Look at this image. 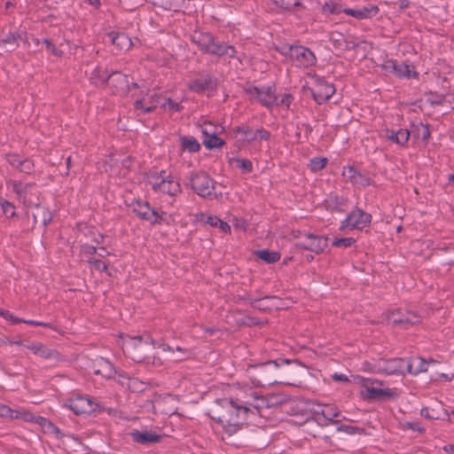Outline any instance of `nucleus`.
<instances>
[{
    "label": "nucleus",
    "instance_id": "obj_1",
    "mask_svg": "<svg viewBox=\"0 0 454 454\" xmlns=\"http://www.w3.org/2000/svg\"><path fill=\"white\" fill-rule=\"evenodd\" d=\"M250 408L239 399H221L212 403L207 414L223 428V440L238 445L248 439L246 419Z\"/></svg>",
    "mask_w": 454,
    "mask_h": 454
},
{
    "label": "nucleus",
    "instance_id": "obj_2",
    "mask_svg": "<svg viewBox=\"0 0 454 454\" xmlns=\"http://www.w3.org/2000/svg\"><path fill=\"white\" fill-rule=\"evenodd\" d=\"M279 364L276 361H268L260 364L250 365L247 372L254 386L277 384Z\"/></svg>",
    "mask_w": 454,
    "mask_h": 454
},
{
    "label": "nucleus",
    "instance_id": "obj_3",
    "mask_svg": "<svg viewBox=\"0 0 454 454\" xmlns=\"http://www.w3.org/2000/svg\"><path fill=\"white\" fill-rule=\"evenodd\" d=\"M153 346L154 341L150 337L144 341L142 336L128 337L122 343L123 351L136 362H141L144 355L150 352Z\"/></svg>",
    "mask_w": 454,
    "mask_h": 454
},
{
    "label": "nucleus",
    "instance_id": "obj_4",
    "mask_svg": "<svg viewBox=\"0 0 454 454\" xmlns=\"http://www.w3.org/2000/svg\"><path fill=\"white\" fill-rule=\"evenodd\" d=\"M188 180L185 185L191 186L199 196L210 200L217 197L214 193L215 182L207 173L192 172Z\"/></svg>",
    "mask_w": 454,
    "mask_h": 454
},
{
    "label": "nucleus",
    "instance_id": "obj_5",
    "mask_svg": "<svg viewBox=\"0 0 454 454\" xmlns=\"http://www.w3.org/2000/svg\"><path fill=\"white\" fill-rule=\"evenodd\" d=\"M12 184L17 199L25 206L30 207L39 203L40 191L36 184L13 181Z\"/></svg>",
    "mask_w": 454,
    "mask_h": 454
},
{
    "label": "nucleus",
    "instance_id": "obj_6",
    "mask_svg": "<svg viewBox=\"0 0 454 454\" xmlns=\"http://www.w3.org/2000/svg\"><path fill=\"white\" fill-rule=\"evenodd\" d=\"M306 371L301 365L297 367H281L279 365L277 384H286L289 386L299 387L305 378Z\"/></svg>",
    "mask_w": 454,
    "mask_h": 454
},
{
    "label": "nucleus",
    "instance_id": "obj_7",
    "mask_svg": "<svg viewBox=\"0 0 454 454\" xmlns=\"http://www.w3.org/2000/svg\"><path fill=\"white\" fill-rule=\"evenodd\" d=\"M372 221V215L362 209L352 211L347 218L341 222L340 230L345 228L363 230Z\"/></svg>",
    "mask_w": 454,
    "mask_h": 454
},
{
    "label": "nucleus",
    "instance_id": "obj_8",
    "mask_svg": "<svg viewBox=\"0 0 454 454\" xmlns=\"http://www.w3.org/2000/svg\"><path fill=\"white\" fill-rule=\"evenodd\" d=\"M70 410H72L76 415L89 414L98 409L100 410V406L95 403L93 400L88 396H77L68 401V404H66Z\"/></svg>",
    "mask_w": 454,
    "mask_h": 454
},
{
    "label": "nucleus",
    "instance_id": "obj_9",
    "mask_svg": "<svg viewBox=\"0 0 454 454\" xmlns=\"http://www.w3.org/2000/svg\"><path fill=\"white\" fill-rule=\"evenodd\" d=\"M107 86L113 94L119 96H125L129 90L128 76L119 71L111 73Z\"/></svg>",
    "mask_w": 454,
    "mask_h": 454
},
{
    "label": "nucleus",
    "instance_id": "obj_10",
    "mask_svg": "<svg viewBox=\"0 0 454 454\" xmlns=\"http://www.w3.org/2000/svg\"><path fill=\"white\" fill-rule=\"evenodd\" d=\"M404 367V360L402 358H394L387 361H379L374 364L372 370L377 371L378 372H385L388 375L400 374L403 375V369Z\"/></svg>",
    "mask_w": 454,
    "mask_h": 454
},
{
    "label": "nucleus",
    "instance_id": "obj_11",
    "mask_svg": "<svg viewBox=\"0 0 454 454\" xmlns=\"http://www.w3.org/2000/svg\"><path fill=\"white\" fill-rule=\"evenodd\" d=\"M306 242L296 243L295 247L305 250L311 251L315 254H321L327 247L328 239L323 236H316L310 233L305 234Z\"/></svg>",
    "mask_w": 454,
    "mask_h": 454
},
{
    "label": "nucleus",
    "instance_id": "obj_12",
    "mask_svg": "<svg viewBox=\"0 0 454 454\" xmlns=\"http://www.w3.org/2000/svg\"><path fill=\"white\" fill-rule=\"evenodd\" d=\"M153 410L162 414L172 415L176 412V398L172 395H160L153 401Z\"/></svg>",
    "mask_w": 454,
    "mask_h": 454
},
{
    "label": "nucleus",
    "instance_id": "obj_13",
    "mask_svg": "<svg viewBox=\"0 0 454 454\" xmlns=\"http://www.w3.org/2000/svg\"><path fill=\"white\" fill-rule=\"evenodd\" d=\"M192 41L197 44L200 49L205 52L214 54L217 49V43H215L213 36L208 33H201L195 31L192 35Z\"/></svg>",
    "mask_w": 454,
    "mask_h": 454
},
{
    "label": "nucleus",
    "instance_id": "obj_14",
    "mask_svg": "<svg viewBox=\"0 0 454 454\" xmlns=\"http://www.w3.org/2000/svg\"><path fill=\"white\" fill-rule=\"evenodd\" d=\"M334 92V86L322 80L317 81L312 89V96L317 104H322L329 99Z\"/></svg>",
    "mask_w": 454,
    "mask_h": 454
},
{
    "label": "nucleus",
    "instance_id": "obj_15",
    "mask_svg": "<svg viewBox=\"0 0 454 454\" xmlns=\"http://www.w3.org/2000/svg\"><path fill=\"white\" fill-rule=\"evenodd\" d=\"M35 206V209L32 211V231L36 227L44 228L52 219V214L46 207H42L39 203Z\"/></svg>",
    "mask_w": 454,
    "mask_h": 454
},
{
    "label": "nucleus",
    "instance_id": "obj_16",
    "mask_svg": "<svg viewBox=\"0 0 454 454\" xmlns=\"http://www.w3.org/2000/svg\"><path fill=\"white\" fill-rule=\"evenodd\" d=\"M150 183L154 191H159L167 193L170 196H175L180 192V185L177 182L171 179L156 177V181L150 180Z\"/></svg>",
    "mask_w": 454,
    "mask_h": 454
},
{
    "label": "nucleus",
    "instance_id": "obj_17",
    "mask_svg": "<svg viewBox=\"0 0 454 454\" xmlns=\"http://www.w3.org/2000/svg\"><path fill=\"white\" fill-rule=\"evenodd\" d=\"M92 368L96 375H100L105 379L113 378L116 372L112 364L103 357L95 359L92 364Z\"/></svg>",
    "mask_w": 454,
    "mask_h": 454
},
{
    "label": "nucleus",
    "instance_id": "obj_18",
    "mask_svg": "<svg viewBox=\"0 0 454 454\" xmlns=\"http://www.w3.org/2000/svg\"><path fill=\"white\" fill-rule=\"evenodd\" d=\"M291 59H295L299 66L309 67L314 64L315 56L307 48L302 46H295L291 55Z\"/></svg>",
    "mask_w": 454,
    "mask_h": 454
},
{
    "label": "nucleus",
    "instance_id": "obj_19",
    "mask_svg": "<svg viewBox=\"0 0 454 454\" xmlns=\"http://www.w3.org/2000/svg\"><path fill=\"white\" fill-rule=\"evenodd\" d=\"M130 436L135 442L142 445L159 442L161 440V435L156 433H152L149 431H139L137 429L130 432Z\"/></svg>",
    "mask_w": 454,
    "mask_h": 454
},
{
    "label": "nucleus",
    "instance_id": "obj_20",
    "mask_svg": "<svg viewBox=\"0 0 454 454\" xmlns=\"http://www.w3.org/2000/svg\"><path fill=\"white\" fill-rule=\"evenodd\" d=\"M250 91L255 93L256 99L265 106L269 107L273 105H278V98L270 88L259 90L258 88L254 87Z\"/></svg>",
    "mask_w": 454,
    "mask_h": 454
},
{
    "label": "nucleus",
    "instance_id": "obj_21",
    "mask_svg": "<svg viewBox=\"0 0 454 454\" xmlns=\"http://www.w3.org/2000/svg\"><path fill=\"white\" fill-rule=\"evenodd\" d=\"M189 88L196 92H202L207 90H212L216 88V80L207 74L191 82Z\"/></svg>",
    "mask_w": 454,
    "mask_h": 454
},
{
    "label": "nucleus",
    "instance_id": "obj_22",
    "mask_svg": "<svg viewBox=\"0 0 454 454\" xmlns=\"http://www.w3.org/2000/svg\"><path fill=\"white\" fill-rule=\"evenodd\" d=\"M110 75L111 74L107 69H103L98 67L92 70L89 79L95 86L105 88L108 85Z\"/></svg>",
    "mask_w": 454,
    "mask_h": 454
},
{
    "label": "nucleus",
    "instance_id": "obj_23",
    "mask_svg": "<svg viewBox=\"0 0 454 454\" xmlns=\"http://www.w3.org/2000/svg\"><path fill=\"white\" fill-rule=\"evenodd\" d=\"M196 221L203 222L204 223L209 224L213 227H218L225 233L231 232L230 225L215 215H206L205 214L200 213L196 215Z\"/></svg>",
    "mask_w": 454,
    "mask_h": 454
},
{
    "label": "nucleus",
    "instance_id": "obj_24",
    "mask_svg": "<svg viewBox=\"0 0 454 454\" xmlns=\"http://www.w3.org/2000/svg\"><path fill=\"white\" fill-rule=\"evenodd\" d=\"M20 35L9 32L0 40V54L2 52L12 51L18 46V41L20 39Z\"/></svg>",
    "mask_w": 454,
    "mask_h": 454
},
{
    "label": "nucleus",
    "instance_id": "obj_25",
    "mask_svg": "<svg viewBox=\"0 0 454 454\" xmlns=\"http://www.w3.org/2000/svg\"><path fill=\"white\" fill-rule=\"evenodd\" d=\"M133 212L142 219L149 220L153 223L158 222V214L154 210H151L147 203H137V206L133 208Z\"/></svg>",
    "mask_w": 454,
    "mask_h": 454
},
{
    "label": "nucleus",
    "instance_id": "obj_26",
    "mask_svg": "<svg viewBox=\"0 0 454 454\" xmlns=\"http://www.w3.org/2000/svg\"><path fill=\"white\" fill-rule=\"evenodd\" d=\"M108 36L111 38V42L116 46L119 51H126L130 49L132 46L131 39L123 33H109Z\"/></svg>",
    "mask_w": 454,
    "mask_h": 454
},
{
    "label": "nucleus",
    "instance_id": "obj_27",
    "mask_svg": "<svg viewBox=\"0 0 454 454\" xmlns=\"http://www.w3.org/2000/svg\"><path fill=\"white\" fill-rule=\"evenodd\" d=\"M384 133L385 137L400 145H404L410 137V132L407 129L393 131L387 129Z\"/></svg>",
    "mask_w": 454,
    "mask_h": 454
},
{
    "label": "nucleus",
    "instance_id": "obj_28",
    "mask_svg": "<svg viewBox=\"0 0 454 454\" xmlns=\"http://www.w3.org/2000/svg\"><path fill=\"white\" fill-rule=\"evenodd\" d=\"M356 379L362 383V385L365 387L366 393L364 391L361 392L362 395L367 399H377L380 400L382 395V388H377L373 387H369L368 382H371L370 379L356 377ZM372 382H373L372 380Z\"/></svg>",
    "mask_w": 454,
    "mask_h": 454
},
{
    "label": "nucleus",
    "instance_id": "obj_29",
    "mask_svg": "<svg viewBox=\"0 0 454 454\" xmlns=\"http://www.w3.org/2000/svg\"><path fill=\"white\" fill-rule=\"evenodd\" d=\"M387 320L391 323L393 325H396L399 324H408V325H415L419 323V320L411 319V317H406V315L400 316L399 311H389L386 315Z\"/></svg>",
    "mask_w": 454,
    "mask_h": 454
},
{
    "label": "nucleus",
    "instance_id": "obj_30",
    "mask_svg": "<svg viewBox=\"0 0 454 454\" xmlns=\"http://www.w3.org/2000/svg\"><path fill=\"white\" fill-rule=\"evenodd\" d=\"M320 411H316V414H321L325 419L333 424H339L340 420H334L340 415V411L331 405H318Z\"/></svg>",
    "mask_w": 454,
    "mask_h": 454
},
{
    "label": "nucleus",
    "instance_id": "obj_31",
    "mask_svg": "<svg viewBox=\"0 0 454 454\" xmlns=\"http://www.w3.org/2000/svg\"><path fill=\"white\" fill-rule=\"evenodd\" d=\"M247 406L250 408L249 412L252 411V408L256 410V411L261 414V411L264 408H269L270 405L269 401L262 395H254L253 402H246Z\"/></svg>",
    "mask_w": 454,
    "mask_h": 454
},
{
    "label": "nucleus",
    "instance_id": "obj_32",
    "mask_svg": "<svg viewBox=\"0 0 454 454\" xmlns=\"http://www.w3.org/2000/svg\"><path fill=\"white\" fill-rule=\"evenodd\" d=\"M254 254L267 263H274L280 259V254L275 251L257 250Z\"/></svg>",
    "mask_w": 454,
    "mask_h": 454
},
{
    "label": "nucleus",
    "instance_id": "obj_33",
    "mask_svg": "<svg viewBox=\"0 0 454 454\" xmlns=\"http://www.w3.org/2000/svg\"><path fill=\"white\" fill-rule=\"evenodd\" d=\"M442 413L446 414V411L437 405V408H423L420 411V414L429 419H439L442 418Z\"/></svg>",
    "mask_w": 454,
    "mask_h": 454
},
{
    "label": "nucleus",
    "instance_id": "obj_34",
    "mask_svg": "<svg viewBox=\"0 0 454 454\" xmlns=\"http://www.w3.org/2000/svg\"><path fill=\"white\" fill-rule=\"evenodd\" d=\"M38 356L43 359L63 360V356L56 349H51L43 344L40 348Z\"/></svg>",
    "mask_w": 454,
    "mask_h": 454
},
{
    "label": "nucleus",
    "instance_id": "obj_35",
    "mask_svg": "<svg viewBox=\"0 0 454 454\" xmlns=\"http://www.w3.org/2000/svg\"><path fill=\"white\" fill-rule=\"evenodd\" d=\"M184 0H157L154 4H158L165 10L178 12Z\"/></svg>",
    "mask_w": 454,
    "mask_h": 454
},
{
    "label": "nucleus",
    "instance_id": "obj_36",
    "mask_svg": "<svg viewBox=\"0 0 454 454\" xmlns=\"http://www.w3.org/2000/svg\"><path fill=\"white\" fill-rule=\"evenodd\" d=\"M180 140L184 150H188L190 153H195L200 149V143L194 137H182Z\"/></svg>",
    "mask_w": 454,
    "mask_h": 454
},
{
    "label": "nucleus",
    "instance_id": "obj_37",
    "mask_svg": "<svg viewBox=\"0 0 454 454\" xmlns=\"http://www.w3.org/2000/svg\"><path fill=\"white\" fill-rule=\"evenodd\" d=\"M6 319L12 321L13 324L25 323L27 325H40V326L49 327V328H52V329L56 330V328L53 327V325L51 324L43 323V322H40V321L21 319V318H19V317L13 316L10 312L8 313Z\"/></svg>",
    "mask_w": 454,
    "mask_h": 454
},
{
    "label": "nucleus",
    "instance_id": "obj_38",
    "mask_svg": "<svg viewBox=\"0 0 454 454\" xmlns=\"http://www.w3.org/2000/svg\"><path fill=\"white\" fill-rule=\"evenodd\" d=\"M203 144L207 148L212 149L222 146L224 142L223 139L216 136L215 132H212L210 136L204 137Z\"/></svg>",
    "mask_w": 454,
    "mask_h": 454
},
{
    "label": "nucleus",
    "instance_id": "obj_39",
    "mask_svg": "<svg viewBox=\"0 0 454 454\" xmlns=\"http://www.w3.org/2000/svg\"><path fill=\"white\" fill-rule=\"evenodd\" d=\"M174 350H175V355L172 356V358L175 361H183L185 359H189L193 356L192 350L189 349V348L176 347V348H174Z\"/></svg>",
    "mask_w": 454,
    "mask_h": 454
},
{
    "label": "nucleus",
    "instance_id": "obj_40",
    "mask_svg": "<svg viewBox=\"0 0 454 454\" xmlns=\"http://www.w3.org/2000/svg\"><path fill=\"white\" fill-rule=\"evenodd\" d=\"M35 421L38 425H40L46 432L59 434V429L50 420L43 417H38L35 419Z\"/></svg>",
    "mask_w": 454,
    "mask_h": 454
},
{
    "label": "nucleus",
    "instance_id": "obj_41",
    "mask_svg": "<svg viewBox=\"0 0 454 454\" xmlns=\"http://www.w3.org/2000/svg\"><path fill=\"white\" fill-rule=\"evenodd\" d=\"M411 71L410 66L407 63L402 62L400 64H398V63L395 64V72H394L395 75L399 76V77H402V76L411 77Z\"/></svg>",
    "mask_w": 454,
    "mask_h": 454
},
{
    "label": "nucleus",
    "instance_id": "obj_42",
    "mask_svg": "<svg viewBox=\"0 0 454 454\" xmlns=\"http://www.w3.org/2000/svg\"><path fill=\"white\" fill-rule=\"evenodd\" d=\"M216 50L215 51L214 55L217 56H228L230 58L234 57L236 51L232 46H224L221 43H217Z\"/></svg>",
    "mask_w": 454,
    "mask_h": 454
},
{
    "label": "nucleus",
    "instance_id": "obj_43",
    "mask_svg": "<svg viewBox=\"0 0 454 454\" xmlns=\"http://www.w3.org/2000/svg\"><path fill=\"white\" fill-rule=\"evenodd\" d=\"M327 162L326 158H314L309 160V168L313 172H317L318 170L323 169Z\"/></svg>",
    "mask_w": 454,
    "mask_h": 454
},
{
    "label": "nucleus",
    "instance_id": "obj_44",
    "mask_svg": "<svg viewBox=\"0 0 454 454\" xmlns=\"http://www.w3.org/2000/svg\"><path fill=\"white\" fill-rule=\"evenodd\" d=\"M416 136L420 137L422 140H427L430 137V131L428 125L419 123L416 126Z\"/></svg>",
    "mask_w": 454,
    "mask_h": 454
},
{
    "label": "nucleus",
    "instance_id": "obj_45",
    "mask_svg": "<svg viewBox=\"0 0 454 454\" xmlns=\"http://www.w3.org/2000/svg\"><path fill=\"white\" fill-rule=\"evenodd\" d=\"M0 205L3 208L4 214L7 216L12 217L15 215V207L12 203L7 201L6 200L0 198Z\"/></svg>",
    "mask_w": 454,
    "mask_h": 454
},
{
    "label": "nucleus",
    "instance_id": "obj_46",
    "mask_svg": "<svg viewBox=\"0 0 454 454\" xmlns=\"http://www.w3.org/2000/svg\"><path fill=\"white\" fill-rule=\"evenodd\" d=\"M0 416L11 419H18L20 417V412L12 410L6 405H0Z\"/></svg>",
    "mask_w": 454,
    "mask_h": 454
},
{
    "label": "nucleus",
    "instance_id": "obj_47",
    "mask_svg": "<svg viewBox=\"0 0 454 454\" xmlns=\"http://www.w3.org/2000/svg\"><path fill=\"white\" fill-rule=\"evenodd\" d=\"M19 171L25 174H31L34 171V163L28 159H24L19 163Z\"/></svg>",
    "mask_w": 454,
    "mask_h": 454
},
{
    "label": "nucleus",
    "instance_id": "obj_48",
    "mask_svg": "<svg viewBox=\"0 0 454 454\" xmlns=\"http://www.w3.org/2000/svg\"><path fill=\"white\" fill-rule=\"evenodd\" d=\"M235 131L237 133H243L245 135L244 138L247 139V141L256 139V134L253 133V131L248 127H237Z\"/></svg>",
    "mask_w": 454,
    "mask_h": 454
},
{
    "label": "nucleus",
    "instance_id": "obj_49",
    "mask_svg": "<svg viewBox=\"0 0 454 454\" xmlns=\"http://www.w3.org/2000/svg\"><path fill=\"white\" fill-rule=\"evenodd\" d=\"M355 242V239L353 238H341V239H336L333 242V247H348Z\"/></svg>",
    "mask_w": 454,
    "mask_h": 454
},
{
    "label": "nucleus",
    "instance_id": "obj_50",
    "mask_svg": "<svg viewBox=\"0 0 454 454\" xmlns=\"http://www.w3.org/2000/svg\"><path fill=\"white\" fill-rule=\"evenodd\" d=\"M281 8L290 9L300 4L298 0H273Z\"/></svg>",
    "mask_w": 454,
    "mask_h": 454
},
{
    "label": "nucleus",
    "instance_id": "obj_51",
    "mask_svg": "<svg viewBox=\"0 0 454 454\" xmlns=\"http://www.w3.org/2000/svg\"><path fill=\"white\" fill-rule=\"evenodd\" d=\"M269 299V297H265L263 299H258V300H249V303L252 307L254 309L264 310L268 308V305L265 303V301Z\"/></svg>",
    "mask_w": 454,
    "mask_h": 454
},
{
    "label": "nucleus",
    "instance_id": "obj_52",
    "mask_svg": "<svg viewBox=\"0 0 454 454\" xmlns=\"http://www.w3.org/2000/svg\"><path fill=\"white\" fill-rule=\"evenodd\" d=\"M359 172H357L353 167L344 168L343 176L349 179L353 184H355V180L356 179V176Z\"/></svg>",
    "mask_w": 454,
    "mask_h": 454
},
{
    "label": "nucleus",
    "instance_id": "obj_53",
    "mask_svg": "<svg viewBox=\"0 0 454 454\" xmlns=\"http://www.w3.org/2000/svg\"><path fill=\"white\" fill-rule=\"evenodd\" d=\"M87 262L88 263L93 265L94 268L98 271H106L107 270V265L100 260L90 258L88 259Z\"/></svg>",
    "mask_w": 454,
    "mask_h": 454
},
{
    "label": "nucleus",
    "instance_id": "obj_54",
    "mask_svg": "<svg viewBox=\"0 0 454 454\" xmlns=\"http://www.w3.org/2000/svg\"><path fill=\"white\" fill-rule=\"evenodd\" d=\"M322 10L324 12L338 13L340 12V6L333 2H326L322 6Z\"/></svg>",
    "mask_w": 454,
    "mask_h": 454
},
{
    "label": "nucleus",
    "instance_id": "obj_55",
    "mask_svg": "<svg viewBox=\"0 0 454 454\" xmlns=\"http://www.w3.org/2000/svg\"><path fill=\"white\" fill-rule=\"evenodd\" d=\"M396 61H394L392 59L386 60L382 65L381 68L383 71H385L386 74H394L395 68Z\"/></svg>",
    "mask_w": 454,
    "mask_h": 454
},
{
    "label": "nucleus",
    "instance_id": "obj_56",
    "mask_svg": "<svg viewBox=\"0 0 454 454\" xmlns=\"http://www.w3.org/2000/svg\"><path fill=\"white\" fill-rule=\"evenodd\" d=\"M368 11L366 9L364 10H354V9H345L344 12L351 15L355 18L363 19L366 17V12Z\"/></svg>",
    "mask_w": 454,
    "mask_h": 454
},
{
    "label": "nucleus",
    "instance_id": "obj_57",
    "mask_svg": "<svg viewBox=\"0 0 454 454\" xmlns=\"http://www.w3.org/2000/svg\"><path fill=\"white\" fill-rule=\"evenodd\" d=\"M337 429H338V431L344 432V433L349 434L362 432V429L359 427H355L347 426V425H341Z\"/></svg>",
    "mask_w": 454,
    "mask_h": 454
},
{
    "label": "nucleus",
    "instance_id": "obj_58",
    "mask_svg": "<svg viewBox=\"0 0 454 454\" xmlns=\"http://www.w3.org/2000/svg\"><path fill=\"white\" fill-rule=\"evenodd\" d=\"M6 159L8 162L17 169L19 168V163L22 162L23 160H21L19 155L14 153H9L6 155Z\"/></svg>",
    "mask_w": 454,
    "mask_h": 454
},
{
    "label": "nucleus",
    "instance_id": "obj_59",
    "mask_svg": "<svg viewBox=\"0 0 454 454\" xmlns=\"http://www.w3.org/2000/svg\"><path fill=\"white\" fill-rule=\"evenodd\" d=\"M372 180L366 176H364L361 173H358L356 176V179L355 180V184H360L362 186L370 185Z\"/></svg>",
    "mask_w": 454,
    "mask_h": 454
},
{
    "label": "nucleus",
    "instance_id": "obj_60",
    "mask_svg": "<svg viewBox=\"0 0 454 454\" xmlns=\"http://www.w3.org/2000/svg\"><path fill=\"white\" fill-rule=\"evenodd\" d=\"M113 156L108 155L106 160H103L102 167L99 168L105 172H108L112 169V161H113Z\"/></svg>",
    "mask_w": 454,
    "mask_h": 454
},
{
    "label": "nucleus",
    "instance_id": "obj_61",
    "mask_svg": "<svg viewBox=\"0 0 454 454\" xmlns=\"http://www.w3.org/2000/svg\"><path fill=\"white\" fill-rule=\"evenodd\" d=\"M43 43H45L47 49L51 51L54 55L59 57L62 56L63 51L57 50V48L54 46V44L51 43L50 40L44 39Z\"/></svg>",
    "mask_w": 454,
    "mask_h": 454
},
{
    "label": "nucleus",
    "instance_id": "obj_62",
    "mask_svg": "<svg viewBox=\"0 0 454 454\" xmlns=\"http://www.w3.org/2000/svg\"><path fill=\"white\" fill-rule=\"evenodd\" d=\"M294 48H295V46L284 44L281 47L278 48V50L280 51L281 54L285 56H289L291 58V55L294 51Z\"/></svg>",
    "mask_w": 454,
    "mask_h": 454
},
{
    "label": "nucleus",
    "instance_id": "obj_63",
    "mask_svg": "<svg viewBox=\"0 0 454 454\" xmlns=\"http://www.w3.org/2000/svg\"><path fill=\"white\" fill-rule=\"evenodd\" d=\"M397 394L395 390L390 388L382 389V395L380 400H386L389 398H395Z\"/></svg>",
    "mask_w": 454,
    "mask_h": 454
},
{
    "label": "nucleus",
    "instance_id": "obj_64",
    "mask_svg": "<svg viewBox=\"0 0 454 454\" xmlns=\"http://www.w3.org/2000/svg\"><path fill=\"white\" fill-rule=\"evenodd\" d=\"M168 105L169 106V108L173 111H180L182 109V106L174 102L170 98H164V103H162V106H165V105Z\"/></svg>",
    "mask_w": 454,
    "mask_h": 454
}]
</instances>
